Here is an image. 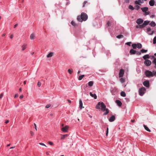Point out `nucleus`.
<instances>
[{"instance_id": "f257e3e1", "label": "nucleus", "mask_w": 156, "mask_h": 156, "mask_svg": "<svg viewBox=\"0 0 156 156\" xmlns=\"http://www.w3.org/2000/svg\"><path fill=\"white\" fill-rule=\"evenodd\" d=\"M101 107V110L102 111L104 112L106 111V112L104 113V115H106L109 112V110L108 109H106V106L105 104L103 102H99L96 106L97 109H99L100 107Z\"/></svg>"}, {"instance_id": "f03ea898", "label": "nucleus", "mask_w": 156, "mask_h": 156, "mask_svg": "<svg viewBox=\"0 0 156 156\" xmlns=\"http://www.w3.org/2000/svg\"><path fill=\"white\" fill-rule=\"evenodd\" d=\"M88 16L84 12L81 13V15L78 16L77 17V20H87Z\"/></svg>"}, {"instance_id": "7ed1b4c3", "label": "nucleus", "mask_w": 156, "mask_h": 156, "mask_svg": "<svg viewBox=\"0 0 156 156\" xmlns=\"http://www.w3.org/2000/svg\"><path fill=\"white\" fill-rule=\"evenodd\" d=\"M149 23V21H144L143 23L141 25L139 24L136 26V28H142L144 27L146 25H147Z\"/></svg>"}, {"instance_id": "20e7f679", "label": "nucleus", "mask_w": 156, "mask_h": 156, "mask_svg": "<svg viewBox=\"0 0 156 156\" xmlns=\"http://www.w3.org/2000/svg\"><path fill=\"white\" fill-rule=\"evenodd\" d=\"M146 91V89L144 87H142L139 89V94L142 96L145 93Z\"/></svg>"}, {"instance_id": "39448f33", "label": "nucleus", "mask_w": 156, "mask_h": 156, "mask_svg": "<svg viewBox=\"0 0 156 156\" xmlns=\"http://www.w3.org/2000/svg\"><path fill=\"white\" fill-rule=\"evenodd\" d=\"M144 74L147 77H150L153 76V73L151 71L147 70L145 72Z\"/></svg>"}, {"instance_id": "423d86ee", "label": "nucleus", "mask_w": 156, "mask_h": 156, "mask_svg": "<svg viewBox=\"0 0 156 156\" xmlns=\"http://www.w3.org/2000/svg\"><path fill=\"white\" fill-rule=\"evenodd\" d=\"M144 64L146 66H149L151 65V62L150 60L147 59L145 60L144 62Z\"/></svg>"}, {"instance_id": "0eeeda50", "label": "nucleus", "mask_w": 156, "mask_h": 156, "mask_svg": "<svg viewBox=\"0 0 156 156\" xmlns=\"http://www.w3.org/2000/svg\"><path fill=\"white\" fill-rule=\"evenodd\" d=\"M69 128V126H66L64 127H63L61 129V130L64 132L66 133L68 132V129Z\"/></svg>"}, {"instance_id": "6e6552de", "label": "nucleus", "mask_w": 156, "mask_h": 156, "mask_svg": "<svg viewBox=\"0 0 156 156\" xmlns=\"http://www.w3.org/2000/svg\"><path fill=\"white\" fill-rule=\"evenodd\" d=\"M124 73V70L122 69H121L120 70L119 72V77H122L123 76Z\"/></svg>"}, {"instance_id": "1a4fd4ad", "label": "nucleus", "mask_w": 156, "mask_h": 156, "mask_svg": "<svg viewBox=\"0 0 156 156\" xmlns=\"http://www.w3.org/2000/svg\"><path fill=\"white\" fill-rule=\"evenodd\" d=\"M143 84L144 86H145L146 87H148L149 86V83L148 81L146 80L144 81L143 83Z\"/></svg>"}, {"instance_id": "9d476101", "label": "nucleus", "mask_w": 156, "mask_h": 156, "mask_svg": "<svg viewBox=\"0 0 156 156\" xmlns=\"http://www.w3.org/2000/svg\"><path fill=\"white\" fill-rule=\"evenodd\" d=\"M115 117L114 115H112L111 116L109 119V120L110 122H112L115 120Z\"/></svg>"}, {"instance_id": "9b49d317", "label": "nucleus", "mask_w": 156, "mask_h": 156, "mask_svg": "<svg viewBox=\"0 0 156 156\" xmlns=\"http://www.w3.org/2000/svg\"><path fill=\"white\" fill-rule=\"evenodd\" d=\"M141 9L142 10V11L144 12H146L148 10V8L147 7L142 8H141Z\"/></svg>"}, {"instance_id": "f8f14e48", "label": "nucleus", "mask_w": 156, "mask_h": 156, "mask_svg": "<svg viewBox=\"0 0 156 156\" xmlns=\"http://www.w3.org/2000/svg\"><path fill=\"white\" fill-rule=\"evenodd\" d=\"M116 103L119 106H121L122 105V102L119 100H117L115 101Z\"/></svg>"}, {"instance_id": "ddd939ff", "label": "nucleus", "mask_w": 156, "mask_h": 156, "mask_svg": "<svg viewBox=\"0 0 156 156\" xmlns=\"http://www.w3.org/2000/svg\"><path fill=\"white\" fill-rule=\"evenodd\" d=\"M149 4L151 6H153L154 4V0H151L149 2Z\"/></svg>"}, {"instance_id": "4468645a", "label": "nucleus", "mask_w": 156, "mask_h": 156, "mask_svg": "<svg viewBox=\"0 0 156 156\" xmlns=\"http://www.w3.org/2000/svg\"><path fill=\"white\" fill-rule=\"evenodd\" d=\"M90 96L91 97L94 98L95 99H97V96H96V94H92V93L91 92H90Z\"/></svg>"}, {"instance_id": "2eb2a0df", "label": "nucleus", "mask_w": 156, "mask_h": 156, "mask_svg": "<svg viewBox=\"0 0 156 156\" xmlns=\"http://www.w3.org/2000/svg\"><path fill=\"white\" fill-rule=\"evenodd\" d=\"M129 52L131 54L133 55L136 53V51L133 49H131L130 51Z\"/></svg>"}, {"instance_id": "dca6fc26", "label": "nucleus", "mask_w": 156, "mask_h": 156, "mask_svg": "<svg viewBox=\"0 0 156 156\" xmlns=\"http://www.w3.org/2000/svg\"><path fill=\"white\" fill-rule=\"evenodd\" d=\"M79 104H80V108L81 109L83 108H84V107H83V103L82 101L81 100H80L79 101Z\"/></svg>"}, {"instance_id": "f3484780", "label": "nucleus", "mask_w": 156, "mask_h": 156, "mask_svg": "<svg viewBox=\"0 0 156 156\" xmlns=\"http://www.w3.org/2000/svg\"><path fill=\"white\" fill-rule=\"evenodd\" d=\"M54 54V53L53 52H51L49 53L48 55H47V58H49L53 56Z\"/></svg>"}, {"instance_id": "a211bd4d", "label": "nucleus", "mask_w": 156, "mask_h": 156, "mask_svg": "<svg viewBox=\"0 0 156 156\" xmlns=\"http://www.w3.org/2000/svg\"><path fill=\"white\" fill-rule=\"evenodd\" d=\"M143 58H144V59L146 60H147L146 59H147V58H150V56L148 55L147 54V55H144V56L143 57Z\"/></svg>"}, {"instance_id": "6ab92c4d", "label": "nucleus", "mask_w": 156, "mask_h": 156, "mask_svg": "<svg viewBox=\"0 0 156 156\" xmlns=\"http://www.w3.org/2000/svg\"><path fill=\"white\" fill-rule=\"evenodd\" d=\"M143 2V0H138V1H136L135 2L136 4H139L140 3H142Z\"/></svg>"}, {"instance_id": "aec40b11", "label": "nucleus", "mask_w": 156, "mask_h": 156, "mask_svg": "<svg viewBox=\"0 0 156 156\" xmlns=\"http://www.w3.org/2000/svg\"><path fill=\"white\" fill-rule=\"evenodd\" d=\"M35 37V34L34 33H32L31 34L30 36V38L31 40L34 39Z\"/></svg>"}, {"instance_id": "412c9836", "label": "nucleus", "mask_w": 156, "mask_h": 156, "mask_svg": "<svg viewBox=\"0 0 156 156\" xmlns=\"http://www.w3.org/2000/svg\"><path fill=\"white\" fill-rule=\"evenodd\" d=\"M68 135L67 134L62 135L61 139L62 140L64 139L65 137H67Z\"/></svg>"}, {"instance_id": "4be33fe9", "label": "nucleus", "mask_w": 156, "mask_h": 156, "mask_svg": "<svg viewBox=\"0 0 156 156\" xmlns=\"http://www.w3.org/2000/svg\"><path fill=\"white\" fill-rule=\"evenodd\" d=\"M144 20H136V23L139 25L142 24Z\"/></svg>"}, {"instance_id": "5701e85b", "label": "nucleus", "mask_w": 156, "mask_h": 156, "mask_svg": "<svg viewBox=\"0 0 156 156\" xmlns=\"http://www.w3.org/2000/svg\"><path fill=\"white\" fill-rule=\"evenodd\" d=\"M136 48H142V45L140 43H138L136 44Z\"/></svg>"}, {"instance_id": "b1692460", "label": "nucleus", "mask_w": 156, "mask_h": 156, "mask_svg": "<svg viewBox=\"0 0 156 156\" xmlns=\"http://www.w3.org/2000/svg\"><path fill=\"white\" fill-rule=\"evenodd\" d=\"M144 127L145 129L147 131L149 132H151V130L149 129V128L145 125H144Z\"/></svg>"}, {"instance_id": "393cba45", "label": "nucleus", "mask_w": 156, "mask_h": 156, "mask_svg": "<svg viewBox=\"0 0 156 156\" xmlns=\"http://www.w3.org/2000/svg\"><path fill=\"white\" fill-rule=\"evenodd\" d=\"M151 26L152 27H155L156 26V24L153 21L151 22L150 24Z\"/></svg>"}, {"instance_id": "a878e982", "label": "nucleus", "mask_w": 156, "mask_h": 156, "mask_svg": "<svg viewBox=\"0 0 156 156\" xmlns=\"http://www.w3.org/2000/svg\"><path fill=\"white\" fill-rule=\"evenodd\" d=\"M147 31L149 32L151 30V29L150 28H148L147 29ZM154 33V31H152L151 33H148L150 35Z\"/></svg>"}, {"instance_id": "bb28decb", "label": "nucleus", "mask_w": 156, "mask_h": 156, "mask_svg": "<svg viewBox=\"0 0 156 156\" xmlns=\"http://www.w3.org/2000/svg\"><path fill=\"white\" fill-rule=\"evenodd\" d=\"M71 24L74 27H76L77 26L76 23L73 20L72 21Z\"/></svg>"}, {"instance_id": "cd10ccee", "label": "nucleus", "mask_w": 156, "mask_h": 156, "mask_svg": "<svg viewBox=\"0 0 156 156\" xmlns=\"http://www.w3.org/2000/svg\"><path fill=\"white\" fill-rule=\"evenodd\" d=\"M27 45L24 44L22 46V50L24 51L26 48Z\"/></svg>"}, {"instance_id": "c85d7f7f", "label": "nucleus", "mask_w": 156, "mask_h": 156, "mask_svg": "<svg viewBox=\"0 0 156 156\" xmlns=\"http://www.w3.org/2000/svg\"><path fill=\"white\" fill-rule=\"evenodd\" d=\"M94 82L93 81H90L88 83V84L90 87H91L93 85Z\"/></svg>"}, {"instance_id": "c756f323", "label": "nucleus", "mask_w": 156, "mask_h": 156, "mask_svg": "<svg viewBox=\"0 0 156 156\" xmlns=\"http://www.w3.org/2000/svg\"><path fill=\"white\" fill-rule=\"evenodd\" d=\"M121 95L123 97H125L126 96V94L125 93L124 91H122L121 93Z\"/></svg>"}, {"instance_id": "7c9ffc66", "label": "nucleus", "mask_w": 156, "mask_h": 156, "mask_svg": "<svg viewBox=\"0 0 156 156\" xmlns=\"http://www.w3.org/2000/svg\"><path fill=\"white\" fill-rule=\"evenodd\" d=\"M152 63L154 64V67L156 69V58H155L154 59L152 62Z\"/></svg>"}, {"instance_id": "2f4dec72", "label": "nucleus", "mask_w": 156, "mask_h": 156, "mask_svg": "<svg viewBox=\"0 0 156 156\" xmlns=\"http://www.w3.org/2000/svg\"><path fill=\"white\" fill-rule=\"evenodd\" d=\"M132 47L134 49H135L136 48V44L135 43L133 44L132 45Z\"/></svg>"}, {"instance_id": "473e14b6", "label": "nucleus", "mask_w": 156, "mask_h": 156, "mask_svg": "<svg viewBox=\"0 0 156 156\" xmlns=\"http://www.w3.org/2000/svg\"><path fill=\"white\" fill-rule=\"evenodd\" d=\"M84 76V75H81L79 76L78 78V80H81Z\"/></svg>"}, {"instance_id": "72a5a7b5", "label": "nucleus", "mask_w": 156, "mask_h": 156, "mask_svg": "<svg viewBox=\"0 0 156 156\" xmlns=\"http://www.w3.org/2000/svg\"><path fill=\"white\" fill-rule=\"evenodd\" d=\"M123 36L122 35H119L116 36V37L118 38H123Z\"/></svg>"}, {"instance_id": "f704fd0d", "label": "nucleus", "mask_w": 156, "mask_h": 156, "mask_svg": "<svg viewBox=\"0 0 156 156\" xmlns=\"http://www.w3.org/2000/svg\"><path fill=\"white\" fill-rule=\"evenodd\" d=\"M140 51H141V52L142 53H146L147 52V50H145L144 49H142Z\"/></svg>"}, {"instance_id": "c9c22d12", "label": "nucleus", "mask_w": 156, "mask_h": 156, "mask_svg": "<svg viewBox=\"0 0 156 156\" xmlns=\"http://www.w3.org/2000/svg\"><path fill=\"white\" fill-rule=\"evenodd\" d=\"M68 72L70 74H71L73 73V70L72 69L71 70L70 69H69L68 70Z\"/></svg>"}, {"instance_id": "e433bc0d", "label": "nucleus", "mask_w": 156, "mask_h": 156, "mask_svg": "<svg viewBox=\"0 0 156 156\" xmlns=\"http://www.w3.org/2000/svg\"><path fill=\"white\" fill-rule=\"evenodd\" d=\"M129 9H130L132 10H133L134 9V8H133V6H132L131 5H129Z\"/></svg>"}, {"instance_id": "4c0bfd02", "label": "nucleus", "mask_w": 156, "mask_h": 156, "mask_svg": "<svg viewBox=\"0 0 156 156\" xmlns=\"http://www.w3.org/2000/svg\"><path fill=\"white\" fill-rule=\"evenodd\" d=\"M153 43L154 44H155L156 43V37H155L153 39Z\"/></svg>"}, {"instance_id": "58836bf2", "label": "nucleus", "mask_w": 156, "mask_h": 156, "mask_svg": "<svg viewBox=\"0 0 156 156\" xmlns=\"http://www.w3.org/2000/svg\"><path fill=\"white\" fill-rule=\"evenodd\" d=\"M125 80L123 78H121L120 79V81L122 83H124L125 82Z\"/></svg>"}, {"instance_id": "ea45409f", "label": "nucleus", "mask_w": 156, "mask_h": 156, "mask_svg": "<svg viewBox=\"0 0 156 156\" xmlns=\"http://www.w3.org/2000/svg\"><path fill=\"white\" fill-rule=\"evenodd\" d=\"M140 8V6L138 5H136L135 6V9L137 10H138Z\"/></svg>"}, {"instance_id": "a19ab883", "label": "nucleus", "mask_w": 156, "mask_h": 156, "mask_svg": "<svg viewBox=\"0 0 156 156\" xmlns=\"http://www.w3.org/2000/svg\"><path fill=\"white\" fill-rule=\"evenodd\" d=\"M48 143L51 146H53L54 145V144L51 141H48Z\"/></svg>"}, {"instance_id": "79ce46f5", "label": "nucleus", "mask_w": 156, "mask_h": 156, "mask_svg": "<svg viewBox=\"0 0 156 156\" xmlns=\"http://www.w3.org/2000/svg\"><path fill=\"white\" fill-rule=\"evenodd\" d=\"M51 106V104H48L46 106L45 108H48L50 107Z\"/></svg>"}, {"instance_id": "37998d69", "label": "nucleus", "mask_w": 156, "mask_h": 156, "mask_svg": "<svg viewBox=\"0 0 156 156\" xmlns=\"http://www.w3.org/2000/svg\"><path fill=\"white\" fill-rule=\"evenodd\" d=\"M108 127H107V130H106V136H108Z\"/></svg>"}, {"instance_id": "c03bdc74", "label": "nucleus", "mask_w": 156, "mask_h": 156, "mask_svg": "<svg viewBox=\"0 0 156 156\" xmlns=\"http://www.w3.org/2000/svg\"><path fill=\"white\" fill-rule=\"evenodd\" d=\"M150 13L149 12L146 11V12H144V15H147L149 14Z\"/></svg>"}, {"instance_id": "a18cd8bd", "label": "nucleus", "mask_w": 156, "mask_h": 156, "mask_svg": "<svg viewBox=\"0 0 156 156\" xmlns=\"http://www.w3.org/2000/svg\"><path fill=\"white\" fill-rule=\"evenodd\" d=\"M131 42H128L126 43V44L129 46H130L131 45Z\"/></svg>"}, {"instance_id": "49530a36", "label": "nucleus", "mask_w": 156, "mask_h": 156, "mask_svg": "<svg viewBox=\"0 0 156 156\" xmlns=\"http://www.w3.org/2000/svg\"><path fill=\"white\" fill-rule=\"evenodd\" d=\"M37 85L38 87H40L41 86V83L40 82H38L37 83Z\"/></svg>"}, {"instance_id": "de8ad7c7", "label": "nucleus", "mask_w": 156, "mask_h": 156, "mask_svg": "<svg viewBox=\"0 0 156 156\" xmlns=\"http://www.w3.org/2000/svg\"><path fill=\"white\" fill-rule=\"evenodd\" d=\"M87 1H84L83 3V7H84L85 6V5L86 3H87Z\"/></svg>"}, {"instance_id": "09e8293b", "label": "nucleus", "mask_w": 156, "mask_h": 156, "mask_svg": "<svg viewBox=\"0 0 156 156\" xmlns=\"http://www.w3.org/2000/svg\"><path fill=\"white\" fill-rule=\"evenodd\" d=\"M39 144L40 145L44 146H45L46 147V145L44 143H39Z\"/></svg>"}, {"instance_id": "8fccbe9b", "label": "nucleus", "mask_w": 156, "mask_h": 156, "mask_svg": "<svg viewBox=\"0 0 156 156\" xmlns=\"http://www.w3.org/2000/svg\"><path fill=\"white\" fill-rule=\"evenodd\" d=\"M30 133L31 134V136H33L34 135V132L32 131H30Z\"/></svg>"}, {"instance_id": "3c124183", "label": "nucleus", "mask_w": 156, "mask_h": 156, "mask_svg": "<svg viewBox=\"0 0 156 156\" xmlns=\"http://www.w3.org/2000/svg\"><path fill=\"white\" fill-rule=\"evenodd\" d=\"M136 54L138 55H140L141 54V52H136Z\"/></svg>"}, {"instance_id": "603ef678", "label": "nucleus", "mask_w": 156, "mask_h": 156, "mask_svg": "<svg viewBox=\"0 0 156 156\" xmlns=\"http://www.w3.org/2000/svg\"><path fill=\"white\" fill-rule=\"evenodd\" d=\"M153 76H156V71L155 72H154L153 73Z\"/></svg>"}, {"instance_id": "864d4df0", "label": "nucleus", "mask_w": 156, "mask_h": 156, "mask_svg": "<svg viewBox=\"0 0 156 156\" xmlns=\"http://www.w3.org/2000/svg\"><path fill=\"white\" fill-rule=\"evenodd\" d=\"M117 90V88L116 87H114L113 88L112 91H116Z\"/></svg>"}, {"instance_id": "5fc2aeb1", "label": "nucleus", "mask_w": 156, "mask_h": 156, "mask_svg": "<svg viewBox=\"0 0 156 156\" xmlns=\"http://www.w3.org/2000/svg\"><path fill=\"white\" fill-rule=\"evenodd\" d=\"M107 25L108 26H110L111 25V23L109 21H108L107 23Z\"/></svg>"}, {"instance_id": "6e6d98bb", "label": "nucleus", "mask_w": 156, "mask_h": 156, "mask_svg": "<svg viewBox=\"0 0 156 156\" xmlns=\"http://www.w3.org/2000/svg\"><path fill=\"white\" fill-rule=\"evenodd\" d=\"M3 96V94L2 93L1 94H0V99L2 98Z\"/></svg>"}, {"instance_id": "4d7b16f0", "label": "nucleus", "mask_w": 156, "mask_h": 156, "mask_svg": "<svg viewBox=\"0 0 156 156\" xmlns=\"http://www.w3.org/2000/svg\"><path fill=\"white\" fill-rule=\"evenodd\" d=\"M34 126L36 130H37V126H36V124L35 123H34Z\"/></svg>"}, {"instance_id": "13d9d810", "label": "nucleus", "mask_w": 156, "mask_h": 156, "mask_svg": "<svg viewBox=\"0 0 156 156\" xmlns=\"http://www.w3.org/2000/svg\"><path fill=\"white\" fill-rule=\"evenodd\" d=\"M13 37V34H12L10 36V38H11V39H12Z\"/></svg>"}, {"instance_id": "bf43d9fd", "label": "nucleus", "mask_w": 156, "mask_h": 156, "mask_svg": "<svg viewBox=\"0 0 156 156\" xmlns=\"http://www.w3.org/2000/svg\"><path fill=\"white\" fill-rule=\"evenodd\" d=\"M18 97V94H16L14 96V98H15Z\"/></svg>"}, {"instance_id": "052dcab7", "label": "nucleus", "mask_w": 156, "mask_h": 156, "mask_svg": "<svg viewBox=\"0 0 156 156\" xmlns=\"http://www.w3.org/2000/svg\"><path fill=\"white\" fill-rule=\"evenodd\" d=\"M23 95H21L20 97V99H22V98H23Z\"/></svg>"}, {"instance_id": "680f3d73", "label": "nucleus", "mask_w": 156, "mask_h": 156, "mask_svg": "<svg viewBox=\"0 0 156 156\" xmlns=\"http://www.w3.org/2000/svg\"><path fill=\"white\" fill-rule=\"evenodd\" d=\"M9 122V121L8 120H6L5 122V123L6 124H7L8 123V122Z\"/></svg>"}, {"instance_id": "e2e57ef3", "label": "nucleus", "mask_w": 156, "mask_h": 156, "mask_svg": "<svg viewBox=\"0 0 156 156\" xmlns=\"http://www.w3.org/2000/svg\"><path fill=\"white\" fill-rule=\"evenodd\" d=\"M18 25V24H16L14 26V28H15Z\"/></svg>"}, {"instance_id": "0e129e2a", "label": "nucleus", "mask_w": 156, "mask_h": 156, "mask_svg": "<svg viewBox=\"0 0 156 156\" xmlns=\"http://www.w3.org/2000/svg\"><path fill=\"white\" fill-rule=\"evenodd\" d=\"M155 16L154 15H151V17L152 18H153Z\"/></svg>"}, {"instance_id": "69168bd1", "label": "nucleus", "mask_w": 156, "mask_h": 156, "mask_svg": "<svg viewBox=\"0 0 156 156\" xmlns=\"http://www.w3.org/2000/svg\"><path fill=\"white\" fill-rule=\"evenodd\" d=\"M135 121V120L134 119H133V120H131V122H134Z\"/></svg>"}, {"instance_id": "338daca9", "label": "nucleus", "mask_w": 156, "mask_h": 156, "mask_svg": "<svg viewBox=\"0 0 156 156\" xmlns=\"http://www.w3.org/2000/svg\"><path fill=\"white\" fill-rule=\"evenodd\" d=\"M67 101L69 103H71V101L70 100H69L68 99Z\"/></svg>"}, {"instance_id": "774afa93", "label": "nucleus", "mask_w": 156, "mask_h": 156, "mask_svg": "<svg viewBox=\"0 0 156 156\" xmlns=\"http://www.w3.org/2000/svg\"><path fill=\"white\" fill-rule=\"evenodd\" d=\"M5 33H4L2 35V37H4V36H5Z\"/></svg>"}]
</instances>
